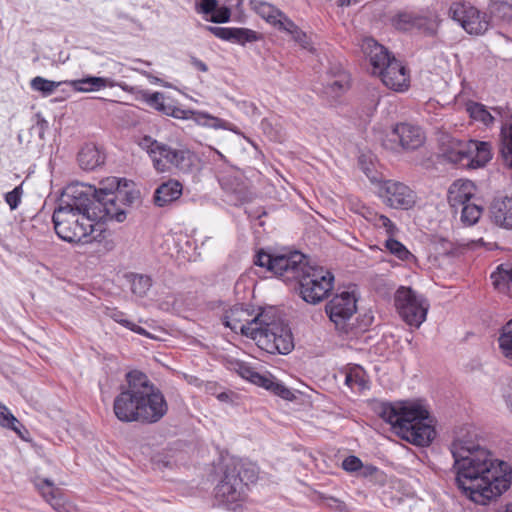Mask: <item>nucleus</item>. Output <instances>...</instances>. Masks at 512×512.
Wrapping results in <instances>:
<instances>
[{
    "instance_id": "28",
    "label": "nucleus",
    "mask_w": 512,
    "mask_h": 512,
    "mask_svg": "<svg viewBox=\"0 0 512 512\" xmlns=\"http://www.w3.org/2000/svg\"><path fill=\"white\" fill-rule=\"evenodd\" d=\"M182 190L183 186L179 181L173 179L165 181L156 188L153 202L157 207H165L179 199Z\"/></svg>"
},
{
    "instance_id": "25",
    "label": "nucleus",
    "mask_w": 512,
    "mask_h": 512,
    "mask_svg": "<svg viewBox=\"0 0 512 512\" xmlns=\"http://www.w3.org/2000/svg\"><path fill=\"white\" fill-rule=\"evenodd\" d=\"M195 10L212 23H227L231 18V9L228 6L219 7L218 0L196 1Z\"/></svg>"
},
{
    "instance_id": "39",
    "label": "nucleus",
    "mask_w": 512,
    "mask_h": 512,
    "mask_svg": "<svg viewBox=\"0 0 512 512\" xmlns=\"http://www.w3.org/2000/svg\"><path fill=\"white\" fill-rule=\"evenodd\" d=\"M499 151L504 160H512V124H503L500 129Z\"/></svg>"
},
{
    "instance_id": "6",
    "label": "nucleus",
    "mask_w": 512,
    "mask_h": 512,
    "mask_svg": "<svg viewBox=\"0 0 512 512\" xmlns=\"http://www.w3.org/2000/svg\"><path fill=\"white\" fill-rule=\"evenodd\" d=\"M261 321L252 340L270 354H288L294 348L293 336L290 327L285 324L275 311L266 310V317Z\"/></svg>"
},
{
    "instance_id": "52",
    "label": "nucleus",
    "mask_w": 512,
    "mask_h": 512,
    "mask_svg": "<svg viewBox=\"0 0 512 512\" xmlns=\"http://www.w3.org/2000/svg\"><path fill=\"white\" fill-rule=\"evenodd\" d=\"M273 26L280 31L287 32L288 34H291L297 27V25L284 12H282V16L278 17Z\"/></svg>"
},
{
    "instance_id": "45",
    "label": "nucleus",
    "mask_w": 512,
    "mask_h": 512,
    "mask_svg": "<svg viewBox=\"0 0 512 512\" xmlns=\"http://www.w3.org/2000/svg\"><path fill=\"white\" fill-rule=\"evenodd\" d=\"M261 129L263 133L272 141L282 142L285 138V134L282 129L277 126V124L272 123L268 119H263L261 121Z\"/></svg>"
},
{
    "instance_id": "13",
    "label": "nucleus",
    "mask_w": 512,
    "mask_h": 512,
    "mask_svg": "<svg viewBox=\"0 0 512 512\" xmlns=\"http://www.w3.org/2000/svg\"><path fill=\"white\" fill-rule=\"evenodd\" d=\"M408 419L410 423L403 425L399 436L413 445L428 446L436 436L429 412L419 404L414 405Z\"/></svg>"
},
{
    "instance_id": "4",
    "label": "nucleus",
    "mask_w": 512,
    "mask_h": 512,
    "mask_svg": "<svg viewBox=\"0 0 512 512\" xmlns=\"http://www.w3.org/2000/svg\"><path fill=\"white\" fill-rule=\"evenodd\" d=\"M363 50L369 59L372 74L379 76L385 86L395 91L408 88V70L386 47L369 38L365 40Z\"/></svg>"
},
{
    "instance_id": "37",
    "label": "nucleus",
    "mask_w": 512,
    "mask_h": 512,
    "mask_svg": "<svg viewBox=\"0 0 512 512\" xmlns=\"http://www.w3.org/2000/svg\"><path fill=\"white\" fill-rule=\"evenodd\" d=\"M65 84V81H52L41 76H36L30 81V87L33 91L39 92L43 97H48L54 93V91Z\"/></svg>"
},
{
    "instance_id": "35",
    "label": "nucleus",
    "mask_w": 512,
    "mask_h": 512,
    "mask_svg": "<svg viewBox=\"0 0 512 512\" xmlns=\"http://www.w3.org/2000/svg\"><path fill=\"white\" fill-rule=\"evenodd\" d=\"M0 426L13 430L21 439H25L22 430L28 431L23 424L9 411V409L0 402Z\"/></svg>"
},
{
    "instance_id": "5",
    "label": "nucleus",
    "mask_w": 512,
    "mask_h": 512,
    "mask_svg": "<svg viewBox=\"0 0 512 512\" xmlns=\"http://www.w3.org/2000/svg\"><path fill=\"white\" fill-rule=\"evenodd\" d=\"M102 201V189L91 185L72 183L64 188L55 209L91 216L106 222Z\"/></svg>"
},
{
    "instance_id": "7",
    "label": "nucleus",
    "mask_w": 512,
    "mask_h": 512,
    "mask_svg": "<svg viewBox=\"0 0 512 512\" xmlns=\"http://www.w3.org/2000/svg\"><path fill=\"white\" fill-rule=\"evenodd\" d=\"M261 173L255 169L241 170L238 167L223 162L222 168L216 171L217 180L221 188L229 194L234 205L252 200L254 192L251 190L254 181L260 180Z\"/></svg>"
},
{
    "instance_id": "53",
    "label": "nucleus",
    "mask_w": 512,
    "mask_h": 512,
    "mask_svg": "<svg viewBox=\"0 0 512 512\" xmlns=\"http://www.w3.org/2000/svg\"><path fill=\"white\" fill-rule=\"evenodd\" d=\"M342 468L347 472H357L362 468V461L354 455L346 457L342 462Z\"/></svg>"
},
{
    "instance_id": "34",
    "label": "nucleus",
    "mask_w": 512,
    "mask_h": 512,
    "mask_svg": "<svg viewBox=\"0 0 512 512\" xmlns=\"http://www.w3.org/2000/svg\"><path fill=\"white\" fill-rule=\"evenodd\" d=\"M126 277L130 282L132 293L141 298L147 295L153 284L152 278L146 274L130 273Z\"/></svg>"
},
{
    "instance_id": "64",
    "label": "nucleus",
    "mask_w": 512,
    "mask_h": 512,
    "mask_svg": "<svg viewBox=\"0 0 512 512\" xmlns=\"http://www.w3.org/2000/svg\"><path fill=\"white\" fill-rule=\"evenodd\" d=\"M83 165H81V168L83 169H95L96 166H98V162H90V161H87V162H82Z\"/></svg>"
},
{
    "instance_id": "46",
    "label": "nucleus",
    "mask_w": 512,
    "mask_h": 512,
    "mask_svg": "<svg viewBox=\"0 0 512 512\" xmlns=\"http://www.w3.org/2000/svg\"><path fill=\"white\" fill-rule=\"evenodd\" d=\"M345 384L351 389L355 387L359 389L366 388V380L364 379L363 371L358 367L350 369L345 375Z\"/></svg>"
},
{
    "instance_id": "19",
    "label": "nucleus",
    "mask_w": 512,
    "mask_h": 512,
    "mask_svg": "<svg viewBox=\"0 0 512 512\" xmlns=\"http://www.w3.org/2000/svg\"><path fill=\"white\" fill-rule=\"evenodd\" d=\"M450 150L452 155L447 160H453V155L467 160H492L493 158L492 145L487 141L451 139Z\"/></svg>"
},
{
    "instance_id": "50",
    "label": "nucleus",
    "mask_w": 512,
    "mask_h": 512,
    "mask_svg": "<svg viewBox=\"0 0 512 512\" xmlns=\"http://www.w3.org/2000/svg\"><path fill=\"white\" fill-rule=\"evenodd\" d=\"M269 391L284 400L292 401L295 399L293 392L282 382L277 381L276 378L274 379Z\"/></svg>"
},
{
    "instance_id": "27",
    "label": "nucleus",
    "mask_w": 512,
    "mask_h": 512,
    "mask_svg": "<svg viewBox=\"0 0 512 512\" xmlns=\"http://www.w3.org/2000/svg\"><path fill=\"white\" fill-rule=\"evenodd\" d=\"M475 195V186L470 180H456L448 189V202L457 210L460 206L470 202Z\"/></svg>"
},
{
    "instance_id": "58",
    "label": "nucleus",
    "mask_w": 512,
    "mask_h": 512,
    "mask_svg": "<svg viewBox=\"0 0 512 512\" xmlns=\"http://www.w3.org/2000/svg\"><path fill=\"white\" fill-rule=\"evenodd\" d=\"M378 468L376 466H373V465H363L362 464V468L360 469V474L364 477H369V476H373L374 474H376L378 472Z\"/></svg>"
},
{
    "instance_id": "15",
    "label": "nucleus",
    "mask_w": 512,
    "mask_h": 512,
    "mask_svg": "<svg viewBox=\"0 0 512 512\" xmlns=\"http://www.w3.org/2000/svg\"><path fill=\"white\" fill-rule=\"evenodd\" d=\"M265 317V309H261L257 315L252 317V312L248 308L243 305H234L224 313L222 324L233 332L239 331L241 335L252 339L254 332L257 331L260 322L264 321Z\"/></svg>"
},
{
    "instance_id": "57",
    "label": "nucleus",
    "mask_w": 512,
    "mask_h": 512,
    "mask_svg": "<svg viewBox=\"0 0 512 512\" xmlns=\"http://www.w3.org/2000/svg\"><path fill=\"white\" fill-rule=\"evenodd\" d=\"M47 127L48 122L43 117H41L40 114H38L36 125L33 126L32 129H36L38 131L39 137L42 138Z\"/></svg>"
},
{
    "instance_id": "18",
    "label": "nucleus",
    "mask_w": 512,
    "mask_h": 512,
    "mask_svg": "<svg viewBox=\"0 0 512 512\" xmlns=\"http://www.w3.org/2000/svg\"><path fill=\"white\" fill-rule=\"evenodd\" d=\"M391 22L397 30L404 32L416 31L428 37L435 36L439 26L435 18L407 11L394 15Z\"/></svg>"
},
{
    "instance_id": "48",
    "label": "nucleus",
    "mask_w": 512,
    "mask_h": 512,
    "mask_svg": "<svg viewBox=\"0 0 512 512\" xmlns=\"http://www.w3.org/2000/svg\"><path fill=\"white\" fill-rule=\"evenodd\" d=\"M371 221L375 226L384 228L388 236H395L398 233L397 226L385 215L374 214Z\"/></svg>"
},
{
    "instance_id": "30",
    "label": "nucleus",
    "mask_w": 512,
    "mask_h": 512,
    "mask_svg": "<svg viewBox=\"0 0 512 512\" xmlns=\"http://www.w3.org/2000/svg\"><path fill=\"white\" fill-rule=\"evenodd\" d=\"M490 278L498 292L512 296V264H500Z\"/></svg>"
},
{
    "instance_id": "42",
    "label": "nucleus",
    "mask_w": 512,
    "mask_h": 512,
    "mask_svg": "<svg viewBox=\"0 0 512 512\" xmlns=\"http://www.w3.org/2000/svg\"><path fill=\"white\" fill-rule=\"evenodd\" d=\"M255 11L271 25H274L278 17L282 16V11L280 9L276 8L272 4L262 1L255 5Z\"/></svg>"
},
{
    "instance_id": "17",
    "label": "nucleus",
    "mask_w": 512,
    "mask_h": 512,
    "mask_svg": "<svg viewBox=\"0 0 512 512\" xmlns=\"http://www.w3.org/2000/svg\"><path fill=\"white\" fill-rule=\"evenodd\" d=\"M378 194L383 202L393 209L409 210L417 202L415 191L403 182L391 179L384 182L383 188H380Z\"/></svg>"
},
{
    "instance_id": "14",
    "label": "nucleus",
    "mask_w": 512,
    "mask_h": 512,
    "mask_svg": "<svg viewBox=\"0 0 512 512\" xmlns=\"http://www.w3.org/2000/svg\"><path fill=\"white\" fill-rule=\"evenodd\" d=\"M448 16L471 35L485 33L490 24L489 16L467 1L452 2Z\"/></svg>"
},
{
    "instance_id": "16",
    "label": "nucleus",
    "mask_w": 512,
    "mask_h": 512,
    "mask_svg": "<svg viewBox=\"0 0 512 512\" xmlns=\"http://www.w3.org/2000/svg\"><path fill=\"white\" fill-rule=\"evenodd\" d=\"M357 300L354 294L342 292L336 294L325 306V311L335 327L344 332L350 328L349 321L357 311Z\"/></svg>"
},
{
    "instance_id": "26",
    "label": "nucleus",
    "mask_w": 512,
    "mask_h": 512,
    "mask_svg": "<svg viewBox=\"0 0 512 512\" xmlns=\"http://www.w3.org/2000/svg\"><path fill=\"white\" fill-rule=\"evenodd\" d=\"M165 115L171 116L175 119H194L197 124L212 128H220L223 127L224 124V121L220 118L211 116L204 112L184 110L172 104L169 105Z\"/></svg>"
},
{
    "instance_id": "36",
    "label": "nucleus",
    "mask_w": 512,
    "mask_h": 512,
    "mask_svg": "<svg viewBox=\"0 0 512 512\" xmlns=\"http://www.w3.org/2000/svg\"><path fill=\"white\" fill-rule=\"evenodd\" d=\"M347 89L348 82L346 80V76H342L339 79H335L324 85L322 94L328 99L329 102L332 103L341 97L347 91Z\"/></svg>"
},
{
    "instance_id": "29",
    "label": "nucleus",
    "mask_w": 512,
    "mask_h": 512,
    "mask_svg": "<svg viewBox=\"0 0 512 512\" xmlns=\"http://www.w3.org/2000/svg\"><path fill=\"white\" fill-rule=\"evenodd\" d=\"M65 84L70 85L76 92H95L106 87H115L116 82L108 77L87 75L81 79L68 80Z\"/></svg>"
},
{
    "instance_id": "11",
    "label": "nucleus",
    "mask_w": 512,
    "mask_h": 512,
    "mask_svg": "<svg viewBox=\"0 0 512 512\" xmlns=\"http://www.w3.org/2000/svg\"><path fill=\"white\" fill-rule=\"evenodd\" d=\"M140 413L138 423L154 424L168 412V403L162 391L143 372L141 379Z\"/></svg>"
},
{
    "instance_id": "32",
    "label": "nucleus",
    "mask_w": 512,
    "mask_h": 512,
    "mask_svg": "<svg viewBox=\"0 0 512 512\" xmlns=\"http://www.w3.org/2000/svg\"><path fill=\"white\" fill-rule=\"evenodd\" d=\"M136 99L164 115L170 105L164 102V93L158 91L151 92L149 90H138Z\"/></svg>"
},
{
    "instance_id": "44",
    "label": "nucleus",
    "mask_w": 512,
    "mask_h": 512,
    "mask_svg": "<svg viewBox=\"0 0 512 512\" xmlns=\"http://www.w3.org/2000/svg\"><path fill=\"white\" fill-rule=\"evenodd\" d=\"M110 317L117 323L121 324L123 327L139 334V335H142V336H146V337H151L150 336V333L144 329L143 327L135 324L134 322L128 320V319H125L124 318V313L121 312V311H118V310H113L111 313H110Z\"/></svg>"
},
{
    "instance_id": "51",
    "label": "nucleus",
    "mask_w": 512,
    "mask_h": 512,
    "mask_svg": "<svg viewBox=\"0 0 512 512\" xmlns=\"http://www.w3.org/2000/svg\"><path fill=\"white\" fill-rule=\"evenodd\" d=\"M23 194L22 185L16 186L12 191L7 192L4 196L5 202L11 210L18 208Z\"/></svg>"
},
{
    "instance_id": "55",
    "label": "nucleus",
    "mask_w": 512,
    "mask_h": 512,
    "mask_svg": "<svg viewBox=\"0 0 512 512\" xmlns=\"http://www.w3.org/2000/svg\"><path fill=\"white\" fill-rule=\"evenodd\" d=\"M237 366H238V369H237L238 374L243 379H246L252 383V379L255 378L257 371H255L251 366H249L248 364H246L244 362H239L237 364Z\"/></svg>"
},
{
    "instance_id": "47",
    "label": "nucleus",
    "mask_w": 512,
    "mask_h": 512,
    "mask_svg": "<svg viewBox=\"0 0 512 512\" xmlns=\"http://www.w3.org/2000/svg\"><path fill=\"white\" fill-rule=\"evenodd\" d=\"M105 158L94 143L85 144L78 153V160H100Z\"/></svg>"
},
{
    "instance_id": "41",
    "label": "nucleus",
    "mask_w": 512,
    "mask_h": 512,
    "mask_svg": "<svg viewBox=\"0 0 512 512\" xmlns=\"http://www.w3.org/2000/svg\"><path fill=\"white\" fill-rule=\"evenodd\" d=\"M459 208H461V221L468 226L477 223L483 211L480 205L471 202H467Z\"/></svg>"
},
{
    "instance_id": "21",
    "label": "nucleus",
    "mask_w": 512,
    "mask_h": 512,
    "mask_svg": "<svg viewBox=\"0 0 512 512\" xmlns=\"http://www.w3.org/2000/svg\"><path fill=\"white\" fill-rule=\"evenodd\" d=\"M203 28L221 40L240 45H245L246 43H252L259 40L258 33L248 28L217 27L208 25L203 26Z\"/></svg>"
},
{
    "instance_id": "1",
    "label": "nucleus",
    "mask_w": 512,
    "mask_h": 512,
    "mask_svg": "<svg viewBox=\"0 0 512 512\" xmlns=\"http://www.w3.org/2000/svg\"><path fill=\"white\" fill-rule=\"evenodd\" d=\"M452 472L462 495L476 504L487 505L507 491L512 482V467L464 435L451 443Z\"/></svg>"
},
{
    "instance_id": "54",
    "label": "nucleus",
    "mask_w": 512,
    "mask_h": 512,
    "mask_svg": "<svg viewBox=\"0 0 512 512\" xmlns=\"http://www.w3.org/2000/svg\"><path fill=\"white\" fill-rule=\"evenodd\" d=\"M274 379L275 377L270 373L260 374L257 372L255 378L252 379V383L269 391Z\"/></svg>"
},
{
    "instance_id": "43",
    "label": "nucleus",
    "mask_w": 512,
    "mask_h": 512,
    "mask_svg": "<svg viewBox=\"0 0 512 512\" xmlns=\"http://www.w3.org/2000/svg\"><path fill=\"white\" fill-rule=\"evenodd\" d=\"M384 246L391 254L402 261L413 257V254L400 241L394 239V236H389Z\"/></svg>"
},
{
    "instance_id": "10",
    "label": "nucleus",
    "mask_w": 512,
    "mask_h": 512,
    "mask_svg": "<svg viewBox=\"0 0 512 512\" xmlns=\"http://www.w3.org/2000/svg\"><path fill=\"white\" fill-rule=\"evenodd\" d=\"M52 222L59 238L69 243H78L94 231L96 223L103 222V220H96L85 214L54 209Z\"/></svg>"
},
{
    "instance_id": "40",
    "label": "nucleus",
    "mask_w": 512,
    "mask_h": 512,
    "mask_svg": "<svg viewBox=\"0 0 512 512\" xmlns=\"http://www.w3.org/2000/svg\"><path fill=\"white\" fill-rule=\"evenodd\" d=\"M434 246L435 251L444 257H458L463 251L461 246L442 237L435 241Z\"/></svg>"
},
{
    "instance_id": "38",
    "label": "nucleus",
    "mask_w": 512,
    "mask_h": 512,
    "mask_svg": "<svg viewBox=\"0 0 512 512\" xmlns=\"http://www.w3.org/2000/svg\"><path fill=\"white\" fill-rule=\"evenodd\" d=\"M376 163L380 162H359L360 170L367 176L372 184L378 186V190L383 188L384 182H387L386 176L378 171Z\"/></svg>"
},
{
    "instance_id": "61",
    "label": "nucleus",
    "mask_w": 512,
    "mask_h": 512,
    "mask_svg": "<svg viewBox=\"0 0 512 512\" xmlns=\"http://www.w3.org/2000/svg\"><path fill=\"white\" fill-rule=\"evenodd\" d=\"M143 74L149 79V81L152 83V84H159V85H162L164 87H171L168 83H165L163 82L162 79L156 77V76H153L151 75L150 73L144 71Z\"/></svg>"
},
{
    "instance_id": "31",
    "label": "nucleus",
    "mask_w": 512,
    "mask_h": 512,
    "mask_svg": "<svg viewBox=\"0 0 512 512\" xmlns=\"http://www.w3.org/2000/svg\"><path fill=\"white\" fill-rule=\"evenodd\" d=\"M34 484L43 498L49 502L54 509L59 510L62 506V498L60 497V490L55 487L54 483L48 478L37 477Z\"/></svg>"
},
{
    "instance_id": "60",
    "label": "nucleus",
    "mask_w": 512,
    "mask_h": 512,
    "mask_svg": "<svg viewBox=\"0 0 512 512\" xmlns=\"http://www.w3.org/2000/svg\"><path fill=\"white\" fill-rule=\"evenodd\" d=\"M191 63L197 70H199L201 72L208 71V66L206 65V63H204L202 60H200L196 57L191 58Z\"/></svg>"
},
{
    "instance_id": "63",
    "label": "nucleus",
    "mask_w": 512,
    "mask_h": 512,
    "mask_svg": "<svg viewBox=\"0 0 512 512\" xmlns=\"http://www.w3.org/2000/svg\"><path fill=\"white\" fill-rule=\"evenodd\" d=\"M359 2H360V0H339L338 5L341 7H348L352 4H357Z\"/></svg>"
},
{
    "instance_id": "24",
    "label": "nucleus",
    "mask_w": 512,
    "mask_h": 512,
    "mask_svg": "<svg viewBox=\"0 0 512 512\" xmlns=\"http://www.w3.org/2000/svg\"><path fill=\"white\" fill-rule=\"evenodd\" d=\"M140 147L147 151L152 160H184L182 151L172 149L168 145L158 142L151 136H144L140 143Z\"/></svg>"
},
{
    "instance_id": "3",
    "label": "nucleus",
    "mask_w": 512,
    "mask_h": 512,
    "mask_svg": "<svg viewBox=\"0 0 512 512\" xmlns=\"http://www.w3.org/2000/svg\"><path fill=\"white\" fill-rule=\"evenodd\" d=\"M221 472L222 477L214 488L215 499L227 509H235L245 499L249 484L258 479V468L253 463L228 457L222 460Z\"/></svg>"
},
{
    "instance_id": "49",
    "label": "nucleus",
    "mask_w": 512,
    "mask_h": 512,
    "mask_svg": "<svg viewBox=\"0 0 512 512\" xmlns=\"http://www.w3.org/2000/svg\"><path fill=\"white\" fill-rule=\"evenodd\" d=\"M498 342L504 357L512 362V333L502 330Z\"/></svg>"
},
{
    "instance_id": "23",
    "label": "nucleus",
    "mask_w": 512,
    "mask_h": 512,
    "mask_svg": "<svg viewBox=\"0 0 512 512\" xmlns=\"http://www.w3.org/2000/svg\"><path fill=\"white\" fill-rule=\"evenodd\" d=\"M393 140H398L403 149L415 150L422 146L425 135L419 126L400 123L392 132Z\"/></svg>"
},
{
    "instance_id": "62",
    "label": "nucleus",
    "mask_w": 512,
    "mask_h": 512,
    "mask_svg": "<svg viewBox=\"0 0 512 512\" xmlns=\"http://www.w3.org/2000/svg\"><path fill=\"white\" fill-rule=\"evenodd\" d=\"M115 86H118L120 87L123 91L125 92H128V93H135L137 95V91L139 89L135 88V87H132V86H129L127 85L126 83H117L116 82V85Z\"/></svg>"
},
{
    "instance_id": "56",
    "label": "nucleus",
    "mask_w": 512,
    "mask_h": 512,
    "mask_svg": "<svg viewBox=\"0 0 512 512\" xmlns=\"http://www.w3.org/2000/svg\"><path fill=\"white\" fill-rule=\"evenodd\" d=\"M292 36V38L298 42L299 44H301L303 47H306V44H307V36L306 34L297 26L295 28V30L292 31V33L290 34Z\"/></svg>"
},
{
    "instance_id": "2",
    "label": "nucleus",
    "mask_w": 512,
    "mask_h": 512,
    "mask_svg": "<svg viewBox=\"0 0 512 512\" xmlns=\"http://www.w3.org/2000/svg\"><path fill=\"white\" fill-rule=\"evenodd\" d=\"M254 264L264 267L285 282L295 281V291L303 301L316 305L326 299L333 289L334 275L320 266H311L307 257L293 251L271 254L260 250Z\"/></svg>"
},
{
    "instance_id": "22",
    "label": "nucleus",
    "mask_w": 512,
    "mask_h": 512,
    "mask_svg": "<svg viewBox=\"0 0 512 512\" xmlns=\"http://www.w3.org/2000/svg\"><path fill=\"white\" fill-rule=\"evenodd\" d=\"M489 217L496 226L512 230V197H495L489 207Z\"/></svg>"
},
{
    "instance_id": "33",
    "label": "nucleus",
    "mask_w": 512,
    "mask_h": 512,
    "mask_svg": "<svg viewBox=\"0 0 512 512\" xmlns=\"http://www.w3.org/2000/svg\"><path fill=\"white\" fill-rule=\"evenodd\" d=\"M466 111L470 118L475 121L481 122L483 125L491 126L495 119L491 113L487 110L486 106L482 103L475 101H468L466 103Z\"/></svg>"
},
{
    "instance_id": "12",
    "label": "nucleus",
    "mask_w": 512,
    "mask_h": 512,
    "mask_svg": "<svg viewBox=\"0 0 512 512\" xmlns=\"http://www.w3.org/2000/svg\"><path fill=\"white\" fill-rule=\"evenodd\" d=\"M394 302L400 317L409 326L419 328L426 320L429 303L424 296L412 288L399 287L395 293Z\"/></svg>"
},
{
    "instance_id": "9",
    "label": "nucleus",
    "mask_w": 512,
    "mask_h": 512,
    "mask_svg": "<svg viewBox=\"0 0 512 512\" xmlns=\"http://www.w3.org/2000/svg\"><path fill=\"white\" fill-rule=\"evenodd\" d=\"M141 379H143L142 371L131 370L125 374V382L119 386V393L113 401V412L120 422H138Z\"/></svg>"
},
{
    "instance_id": "59",
    "label": "nucleus",
    "mask_w": 512,
    "mask_h": 512,
    "mask_svg": "<svg viewBox=\"0 0 512 512\" xmlns=\"http://www.w3.org/2000/svg\"><path fill=\"white\" fill-rule=\"evenodd\" d=\"M504 399L508 409L512 413V382L508 384L505 390Z\"/></svg>"
},
{
    "instance_id": "20",
    "label": "nucleus",
    "mask_w": 512,
    "mask_h": 512,
    "mask_svg": "<svg viewBox=\"0 0 512 512\" xmlns=\"http://www.w3.org/2000/svg\"><path fill=\"white\" fill-rule=\"evenodd\" d=\"M414 405L406 402H384L380 404L378 414L385 422L391 424L399 435L401 428H404L403 425L410 423L408 418Z\"/></svg>"
},
{
    "instance_id": "8",
    "label": "nucleus",
    "mask_w": 512,
    "mask_h": 512,
    "mask_svg": "<svg viewBox=\"0 0 512 512\" xmlns=\"http://www.w3.org/2000/svg\"><path fill=\"white\" fill-rule=\"evenodd\" d=\"M114 191L102 189V201L106 222H123L127 217L126 207L141 203V192L137 185L126 178H118Z\"/></svg>"
}]
</instances>
